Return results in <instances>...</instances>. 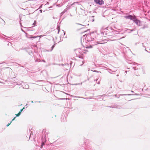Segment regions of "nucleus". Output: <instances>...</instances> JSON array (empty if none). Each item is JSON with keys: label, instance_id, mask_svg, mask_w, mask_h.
I'll use <instances>...</instances> for the list:
<instances>
[{"label": "nucleus", "instance_id": "c85d7f7f", "mask_svg": "<svg viewBox=\"0 0 150 150\" xmlns=\"http://www.w3.org/2000/svg\"><path fill=\"white\" fill-rule=\"evenodd\" d=\"M17 84L18 85H20L21 84V83H17Z\"/></svg>", "mask_w": 150, "mask_h": 150}, {"label": "nucleus", "instance_id": "a19ab883", "mask_svg": "<svg viewBox=\"0 0 150 150\" xmlns=\"http://www.w3.org/2000/svg\"><path fill=\"white\" fill-rule=\"evenodd\" d=\"M131 92H132V93H133L134 92V91H131Z\"/></svg>", "mask_w": 150, "mask_h": 150}, {"label": "nucleus", "instance_id": "72a5a7b5", "mask_svg": "<svg viewBox=\"0 0 150 150\" xmlns=\"http://www.w3.org/2000/svg\"><path fill=\"white\" fill-rule=\"evenodd\" d=\"M145 51H146L147 52H148V51L145 49Z\"/></svg>", "mask_w": 150, "mask_h": 150}, {"label": "nucleus", "instance_id": "9b49d317", "mask_svg": "<svg viewBox=\"0 0 150 150\" xmlns=\"http://www.w3.org/2000/svg\"><path fill=\"white\" fill-rule=\"evenodd\" d=\"M110 107L112 108H120V107L119 106L116 105H112Z\"/></svg>", "mask_w": 150, "mask_h": 150}, {"label": "nucleus", "instance_id": "49530a36", "mask_svg": "<svg viewBox=\"0 0 150 150\" xmlns=\"http://www.w3.org/2000/svg\"><path fill=\"white\" fill-rule=\"evenodd\" d=\"M31 102V103H33V101H32Z\"/></svg>", "mask_w": 150, "mask_h": 150}, {"label": "nucleus", "instance_id": "79ce46f5", "mask_svg": "<svg viewBox=\"0 0 150 150\" xmlns=\"http://www.w3.org/2000/svg\"><path fill=\"white\" fill-rule=\"evenodd\" d=\"M94 21V20L93 19L92 20V21Z\"/></svg>", "mask_w": 150, "mask_h": 150}, {"label": "nucleus", "instance_id": "2f4dec72", "mask_svg": "<svg viewBox=\"0 0 150 150\" xmlns=\"http://www.w3.org/2000/svg\"><path fill=\"white\" fill-rule=\"evenodd\" d=\"M98 84H99L100 83V81H99L98 83H97Z\"/></svg>", "mask_w": 150, "mask_h": 150}, {"label": "nucleus", "instance_id": "a878e982", "mask_svg": "<svg viewBox=\"0 0 150 150\" xmlns=\"http://www.w3.org/2000/svg\"><path fill=\"white\" fill-rule=\"evenodd\" d=\"M77 3V2L74 3H73L71 4V5H74L75 4H76V3Z\"/></svg>", "mask_w": 150, "mask_h": 150}, {"label": "nucleus", "instance_id": "3c124183", "mask_svg": "<svg viewBox=\"0 0 150 150\" xmlns=\"http://www.w3.org/2000/svg\"><path fill=\"white\" fill-rule=\"evenodd\" d=\"M115 97H116V95H115Z\"/></svg>", "mask_w": 150, "mask_h": 150}, {"label": "nucleus", "instance_id": "0eeeda50", "mask_svg": "<svg viewBox=\"0 0 150 150\" xmlns=\"http://www.w3.org/2000/svg\"><path fill=\"white\" fill-rule=\"evenodd\" d=\"M26 51L29 54L31 55V54L33 53L34 50L32 48H30L27 49L26 50Z\"/></svg>", "mask_w": 150, "mask_h": 150}, {"label": "nucleus", "instance_id": "b1692460", "mask_svg": "<svg viewBox=\"0 0 150 150\" xmlns=\"http://www.w3.org/2000/svg\"><path fill=\"white\" fill-rule=\"evenodd\" d=\"M11 122H12V121H11V122L10 123H8V125H6V126H7V127L10 124H11Z\"/></svg>", "mask_w": 150, "mask_h": 150}, {"label": "nucleus", "instance_id": "a211bd4d", "mask_svg": "<svg viewBox=\"0 0 150 150\" xmlns=\"http://www.w3.org/2000/svg\"><path fill=\"white\" fill-rule=\"evenodd\" d=\"M107 70H109V71H111L112 72H115V71H116V70L115 69V70H112L111 69H108Z\"/></svg>", "mask_w": 150, "mask_h": 150}, {"label": "nucleus", "instance_id": "e433bc0d", "mask_svg": "<svg viewBox=\"0 0 150 150\" xmlns=\"http://www.w3.org/2000/svg\"><path fill=\"white\" fill-rule=\"evenodd\" d=\"M78 84H79H79H74V85H78Z\"/></svg>", "mask_w": 150, "mask_h": 150}, {"label": "nucleus", "instance_id": "1a4fd4ad", "mask_svg": "<svg viewBox=\"0 0 150 150\" xmlns=\"http://www.w3.org/2000/svg\"><path fill=\"white\" fill-rule=\"evenodd\" d=\"M22 86L23 88L25 89H28L29 88L28 85L26 83H24L22 85Z\"/></svg>", "mask_w": 150, "mask_h": 150}, {"label": "nucleus", "instance_id": "dca6fc26", "mask_svg": "<svg viewBox=\"0 0 150 150\" xmlns=\"http://www.w3.org/2000/svg\"><path fill=\"white\" fill-rule=\"evenodd\" d=\"M41 61V60L39 59H35V62H39Z\"/></svg>", "mask_w": 150, "mask_h": 150}, {"label": "nucleus", "instance_id": "58836bf2", "mask_svg": "<svg viewBox=\"0 0 150 150\" xmlns=\"http://www.w3.org/2000/svg\"><path fill=\"white\" fill-rule=\"evenodd\" d=\"M98 80V79H96V80H95V81H97V80Z\"/></svg>", "mask_w": 150, "mask_h": 150}, {"label": "nucleus", "instance_id": "7ed1b4c3", "mask_svg": "<svg viewBox=\"0 0 150 150\" xmlns=\"http://www.w3.org/2000/svg\"><path fill=\"white\" fill-rule=\"evenodd\" d=\"M75 53L77 57L80 58L83 54V52L80 48H78L74 50Z\"/></svg>", "mask_w": 150, "mask_h": 150}, {"label": "nucleus", "instance_id": "ddd939ff", "mask_svg": "<svg viewBox=\"0 0 150 150\" xmlns=\"http://www.w3.org/2000/svg\"><path fill=\"white\" fill-rule=\"evenodd\" d=\"M133 69H134V70H135L136 69H139V68L138 67H137V66H135L134 67H133Z\"/></svg>", "mask_w": 150, "mask_h": 150}, {"label": "nucleus", "instance_id": "393cba45", "mask_svg": "<svg viewBox=\"0 0 150 150\" xmlns=\"http://www.w3.org/2000/svg\"><path fill=\"white\" fill-rule=\"evenodd\" d=\"M93 71L95 72H100V71L99 72V71H97L96 70H94V71Z\"/></svg>", "mask_w": 150, "mask_h": 150}, {"label": "nucleus", "instance_id": "7c9ffc66", "mask_svg": "<svg viewBox=\"0 0 150 150\" xmlns=\"http://www.w3.org/2000/svg\"><path fill=\"white\" fill-rule=\"evenodd\" d=\"M15 117L12 120V121H13V120H14V119H15Z\"/></svg>", "mask_w": 150, "mask_h": 150}, {"label": "nucleus", "instance_id": "39448f33", "mask_svg": "<svg viewBox=\"0 0 150 150\" xmlns=\"http://www.w3.org/2000/svg\"><path fill=\"white\" fill-rule=\"evenodd\" d=\"M133 21L138 26H140L142 25L141 24V21L140 20L137 19L136 16L134 17V18Z\"/></svg>", "mask_w": 150, "mask_h": 150}, {"label": "nucleus", "instance_id": "f3484780", "mask_svg": "<svg viewBox=\"0 0 150 150\" xmlns=\"http://www.w3.org/2000/svg\"><path fill=\"white\" fill-rule=\"evenodd\" d=\"M38 37V36H34V37H30V38H29L32 39L33 38H35Z\"/></svg>", "mask_w": 150, "mask_h": 150}, {"label": "nucleus", "instance_id": "aec40b11", "mask_svg": "<svg viewBox=\"0 0 150 150\" xmlns=\"http://www.w3.org/2000/svg\"><path fill=\"white\" fill-rule=\"evenodd\" d=\"M75 97L78 98H84V99H87V98H84L82 97H79V96H75Z\"/></svg>", "mask_w": 150, "mask_h": 150}, {"label": "nucleus", "instance_id": "f8f14e48", "mask_svg": "<svg viewBox=\"0 0 150 150\" xmlns=\"http://www.w3.org/2000/svg\"><path fill=\"white\" fill-rule=\"evenodd\" d=\"M127 30H129V31H130L131 32L132 31H134V29L130 30V29H129L126 28L124 30L123 33H125V32L127 31Z\"/></svg>", "mask_w": 150, "mask_h": 150}, {"label": "nucleus", "instance_id": "a18cd8bd", "mask_svg": "<svg viewBox=\"0 0 150 150\" xmlns=\"http://www.w3.org/2000/svg\"><path fill=\"white\" fill-rule=\"evenodd\" d=\"M127 71H125V73H127Z\"/></svg>", "mask_w": 150, "mask_h": 150}, {"label": "nucleus", "instance_id": "2eb2a0df", "mask_svg": "<svg viewBox=\"0 0 150 150\" xmlns=\"http://www.w3.org/2000/svg\"><path fill=\"white\" fill-rule=\"evenodd\" d=\"M55 44L54 45H53L51 47V50H49L48 51H52L53 49L54 48V45H55Z\"/></svg>", "mask_w": 150, "mask_h": 150}, {"label": "nucleus", "instance_id": "4be33fe9", "mask_svg": "<svg viewBox=\"0 0 150 150\" xmlns=\"http://www.w3.org/2000/svg\"><path fill=\"white\" fill-rule=\"evenodd\" d=\"M32 134H33V133H32V131L31 132V133L30 134V136H29V138H30Z\"/></svg>", "mask_w": 150, "mask_h": 150}, {"label": "nucleus", "instance_id": "ea45409f", "mask_svg": "<svg viewBox=\"0 0 150 150\" xmlns=\"http://www.w3.org/2000/svg\"><path fill=\"white\" fill-rule=\"evenodd\" d=\"M143 47H145L144 45H143Z\"/></svg>", "mask_w": 150, "mask_h": 150}, {"label": "nucleus", "instance_id": "c9c22d12", "mask_svg": "<svg viewBox=\"0 0 150 150\" xmlns=\"http://www.w3.org/2000/svg\"><path fill=\"white\" fill-rule=\"evenodd\" d=\"M59 29L58 30V33H59Z\"/></svg>", "mask_w": 150, "mask_h": 150}, {"label": "nucleus", "instance_id": "8fccbe9b", "mask_svg": "<svg viewBox=\"0 0 150 150\" xmlns=\"http://www.w3.org/2000/svg\"><path fill=\"white\" fill-rule=\"evenodd\" d=\"M62 99V98H61L60 99Z\"/></svg>", "mask_w": 150, "mask_h": 150}, {"label": "nucleus", "instance_id": "f704fd0d", "mask_svg": "<svg viewBox=\"0 0 150 150\" xmlns=\"http://www.w3.org/2000/svg\"><path fill=\"white\" fill-rule=\"evenodd\" d=\"M125 38V37H122V38H120V39H122V38Z\"/></svg>", "mask_w": 150, "mask_h": 150}, {"label": "nucleus", "instance_id": "bb28decb", "mask_svg": "<svg viewBox=\"0 0 150 150\" xmlns=\"http://www.w3.org/2000/svg\"><path fill=\"white\" fill-rule=\"evenodd\" d=\"M40 12V13H42V10H40V11H39Z\"/></svg>", "mask_w": 150, "mask_h": 150}, {"label": "nucleus", "instance_id": "c756f323", "mask_svg": "<svg viewBox=\"0 0 150 150\" xmlns=\"http://www.w3.org/2000/svg\"><path fill=\"white\" fill-rule=\"evenodd\" d=\"M42 61L43 62H45V60H42Z\"/></svg>", "mask_w": 150, "mask_h": 150}, {"label": "nucleus", "instance_id": "473e14b6", "mask_svg": "<svg viewBox=\"0 0 150 150\" xmlns=\"http://www.w3.org/2000/svg\"><path fill=\"white\" fill-rule=\"evenodd\" d=\"M39 81H41V82H43L44 81L43 80H40Z\"/></svg>", "mask_w": 150, "mask_h": 150}, {"label": "nucleus", "instance_id": "4c0bfd02", "mask_svg": "<svg viewBox=\"0 0 150 150\" xmlns=\"http://www.w3.org/2000/svg\"><path fill=\"white\" fill-rule=\"evenodd\" d=\"M108 72H109V73H110V74H112V73L110 72L109 71H108Z\"/></svg>", "mask_w": 150, "mask_h": 150}, {"label": "nucleus", "instance_id": "cd10ccee", "mask_svg": "<svg viewBox=\"0 0 150 150\" xmlns=\"http://www.w3.org/2000/svg\"><path fill=\"white\" fill-rule=\"evenodd\" d=\"M127 31H128L127 32H128V33H131L130 31H129V30H127Z\"/></svg>", "mask_w": 150, "mask_h": 150}, {"label": "nucleus", "instance_id": "f03ea898", "mask_svg": "<svg viewBox=\"0 0 150 150\" xmlns=\"http://www.w3.org/2000/svg\"><path fill=\"white\" fill-rule=\"evenodd\" d=\"M43 134L42 138L41 145L40 146L41 148H42V146L45 144L48 137V133L47 132L43 131Z\"/></svg>", "mask_w": 150, "mask_h": 150}, {"label": "nucleus", "instance_id": "20e7f679", "mask_svg": "<svg viewBox=\"0 0 150 150\" xmlns=\"http://www.w3.org/2000/svg\"><path fill=\"white\" fill-rule=\"evenodd\" d=\"M127 15V16H124V17L126 18V19H129L130 20H132L133 21L134 19V17H135V16H132L129 14H126Z\"/></svg>", "mask_w": 150, "mask_h": 150}, {"label": "nucleus", "instance_id": "9d476101", "mask_svg": "<svg viewBox=\"0 0 150 150\" xmlns=\"http://www.w3.org/2000/svg\"><path fill=\"white\" fill-rule=\"evenodd\" d=\"M137 94H120V96H133V95H137Z\"/></svg>", "mask_w": 150, "mask_h": 150}, {"label": "nucleus", "instance_id": "6e6552de", "mask_svg": "<svg viewBox=\"0 0 150 150\" xmlns=\"http://www.w3.org/2000/svg\"><path fill=\"white\" fill-rule=\"evenodd\" d=\"M142 27L141 28L144 29L147 28L148 27V25L147 23H145L143 24L142 25Z\"/></svg>", "mask_w": 150, "mask_h": 150}, {"label": "nucleus", "instance_id": "412c9836", "mask_svg": "<svg viewBox=\"0 0 150 150\" xmlns=\"http://www.w3.org/2000/svg\"><path fill=\"white\" fill-rule=\"evenodd\" d=\"M36 21H34L33 25H35L36 23Z\"/></svg>", "mask_w": 150, "mask_h": 150}, {"label": "nucleus", "instance_id": "423d86ee", "mask_svg": "<svg viewBox=\"0 0 150 150\" xmlns=\"http://www.w3.org/2000/svg\"><path fill=\"white\" fill-rule=\"evenodd\" d=\"M94 1L97 4L102 5L104 4V2L103 0H94Z\"/></svg>", "mask_w": 150, "mask_h": 150}, {"label": "nucleus", "instance_id": "f257e3e1", "mask_svg": "<svg viewBox=\"0 0 150 150\" xmlns=\"http://www.w3.org/2000/svg\"><path fill=\"white\" fill-rule=\"evenodd\" d=\"M118 33L121 34L111 27H108L105 29L104 31L102 30H98L95 32L85 34L83 36V42L81 41V43L86 48H91L92 45L104 43L103 37H107Z\"/></svg>", "mask_w": 150, "mask_h": 150}, {"label": "nucleus", "instance_id": "09e8293b", "mask_svg": "<svg viewBox=\"0 0 150 150\" xmlns=\"http://www.w3.org/2000/svg\"><path fill=\"white\" fill-rule=\"evenodd\" d=\"M137 64L136 63H134V65H135V64Z\"/></svg>", "mask_w": 150, "mask_h": 150}, {"label": "nucleus", "instance_id": "37998d69", "mask_svg": "<svg viewBox=\"0 0 150 150\" xmlns=\"http://www.w3.org/2000/svg\"><path fill=\"white\" fill-rule=\"evenodd\" d=\"M119 76V75H117V76Z\"/></svg>", "mask_w": 150, "mask_h": 150}, {"label": "nucleus", "instance_id": "de8ad7c7", "mask_svg": "<svg viewBox=\"0 0 150 150\" xmlns=\"http://www.w3.org/2000/svg\"><path fill=\"white\" fill-rule=\"evenodd\" d=\"M137 64L136 63H134V65H135V64Z\"/></svg>", "mask_w": 150, "mask_h": 150}, {"label": "nucleus", "instance_id": "c03bdc74", "mask_svg": "<svg viewBox=\"0 0 150 150\" xmlns=\"http://www.w3.org/2000/svg\"><path fill=\"white\" fill-rule=\"evenodd\" d=\"M4 36H5L6 37V35H4ZM7 37L9 38L8 37Z\"/></svg>", "mask_w": 150, "mask_h": 150}, {"label": "nucleus", "instance_id": "6ab92c4d", "mask_svg": "<svg viewBox=\"0 0 150 150\" xmlns=\"http://www.w3.org/2000/svg\"><path fill=\"white\" fill-rule=\"evenodd\" d=\"M21 112H19L18 114H16V116L18 117L21 115Z\"/></svg>", "mask_w": 150, "mask_h": 150}, {"label": "nucleus", "instance_id": "5701e85b", "mask_svg": "<svg viewBox=\"0 0 150 150\" xmlns=\"http://www.w3.org/2000/svg\"><path fill=\"white\" fill-rule=\"evenodd\" d=\"M24 109V108H23V109H21V110H20V112H21H21Z\"/></svg>", "mask_w": 150, "mask_h": 150}, {"label": "nucleus", "instance_id": "4468645a", "mask_svg": "<svg viewBox=\"0 0 150 150\" xmlns=\"http://www.w3.org/2000/svg\"><path fill=\"white\" fill-rule=\"evenodd\" d=\"M62 34L61 35V36L60 37V38H61V37H62V36H64L65 35V34L64 31V30H62Z\"/></svg>", "mask_w": 150, "mask_h": 150}]
</instances>
